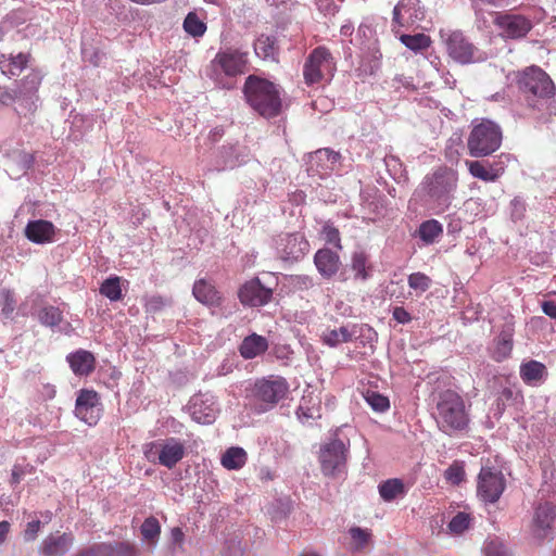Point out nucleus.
Masks as SVG:
<instances>
[{
  "label": "nucleus",
  "mask_w": 556,
  "mask_h": 556,
  "mask_svg": "<svg viewBox=\"0 0 556 556\" xmlns=\"http://www.w3.org/2000/svg\"><path fill=\"white\" fill-rule=\"evenodd\" d=\"M365 399L370 407L376 412H386L390 406L389 399L376 391H367Z\"/></svg>",
  "instance_id": "obj_44"
},
{
  "label": "nucleus",
  "mask_w": 556,
  "mask_h": 556,
  "mask_svg": "<svg viewBox=\"0 0 556 556\" xmlns=\"http://www.w3.org/2000/svg\"><path fill=\"white\" fill-rule=\"evenodd\" d=\"M67 362L73 372L77 376H88L96 368L93 354L86 350H78L67 356Z\"/></svg>",
  "instance_id": "obj_28"
},
{
  "label": "nucleus",
  "mask_w": 556,
  "mask_h": 556,
  "mask_svg": "<svg viewBox=\"0 0 556 556\" xmlns=\"http://www.w3.org/2000/svg\"><path fill=\"white\" fill-rule=\"evenodd\" d=\"M31 60L29 52H20L17 54H0V70L3 75L9 77L18 76Z\"/></svg>",
  "instance_id": "obj_24"
},
{
  "label": "nucleus",
  "mask_w": 556,
  "mask_h": 556,
  "mask_svg": "<svg viewBox=\"0 0 556 556\" xmlns=\"http://www.w3.org/2000/svg\"><path fill=\"white\" fill-rule=\"evenodd\" d=\"M248 55L236 49H227L216 53L211 62L212 71L217 78L220 75L236 77L245 72Z\"/></svg>",
  "instance_id": "obj_11"
},
{
  "label": "nucleus",
  "mask_w": 556,
  "mask_h": 556,
  "mask_svg": "<svg viewBox=\"0 0 556 556\" xmlns=\"http://www.w3.org/2000/svg\"><path fill=\"white\" fill-rule=\"evenodd\" d=\"M1 102L4 104H9L10 102L20 101L22 105L25 106V103L23 102V98L21 96V92H18L17 88L12 89L10 91H5L1 94Z\"/></svg>",
  "instance_id": "obj_54"
},
{
  "label": "nucleus",
  "mask_w": 556,
  "mask_h": 556,
  "mask_svg": "<svg viewBox=\"0 0 556 556\" xmlns=\"http://www.w3.org/2000/svg\"><path fill=\"white\" fill-rule=\"evenodd\" d=\"M482 4L491 5V7H501L504 0H478Z\"/></svg>",
  "instance_id": "obj_62"
},
{
  "label": "nucleus",
  "mask_w": 556,
  "mask_h": 556,
  "mask_svg": "<svg viewBox=\"0 0 556 556\" xmlns=\"http://www.w3.org/2000/svg\"><path fill=\"white\" fill-rule=\"evenodd\" d=\"M255 53L263 60H276L278 46L276 39L270 36L261 35L254 43Z\"/></svg>",
  "instance_id": "obj_35"
},
{
  "label": "nucleus",
  "mask_w": 556,
  "mask_h": 556,
  "mask_svg": "<svg viewBox=\"0 0 556 556\" xmlns=\"http://www.w3.org/2000/svg\"><path fill=\"white\" fill-rule=\"evenodd\" d=\"M503 134L501 127L488 119L473 125L467 138L468 153L472 157H484L501 148Z\"/></svg>",
  "instance_id": "obj_5"
},
{
  "label": "nucleus",
  "mask_w": 556,
  "mask_h": 556,
  "mask_svg": "<svg viewBox=\"0 0 556 556\" xmlns=\"http://www.w3.org/2000/svg\"><path fill=\"white\" fill-rule=\"evenodd\" d=\"M41 80L40 72L33 70L29 74L24 76L17 85V90L21 92L25 109L31 114L37 110L35 98L37 99L36 93L41 85Z\"/></svg>",
  "instance_id": "obj_17"
},
{
  "label": "nucleus",
  "mask_w": 556,
  "mask_h": 556,
  "mask_svg": "<svg viewBox=\"0 0 556 556\" xmlns=\"http://www.w3.org/2000/svg\"><path fill=\"white\" fill-rule=\"evenodd\" d=\"M193 418L201 424H212L215 420L216 417V409L213 407H208L207 412L202 414L201 409L198 408V405H193V412H192Z\"/></svg>",
  "instance_id": "obj_50"
},
{
  "label": "nucleus",
  "mask_w": 556,
  "mask_h": 556,
  "mask_svg": "<svg viewBox=\"0 0 556 556\" xmlns=\"http://www.w3.org/2000/svg\"><path fill=\"white\" fill-rule=\"evenodd\" d=\"M186 454L185 445L176 438L157 440L146 445L144 455L152 463L172 469Z\"/></svg>",
  "instance_id": "obj_9"
},
{
  "label": "nucleus",
  "mask_w": 556,
  "mask_h": 556,
  "mask_svg": "<svg viewBox=\"0 0 556 556\" xmlns=\"http://www.w3.org/2000/svg\"><path fill=\"white\" fill-rule=\"evenodd\" d=\"M435 421L445 433L462 431L469 424L464 399L454 390H444L438 394Z\"/></svg>",
  "instance_id": "obj_3"
},
{
  "label": "nucleus",
  "mask_w": 556,
  "mask_h": 556,
  "mask_svg": "<svg viewBox=\"0 0 556 556\" xmlns=\"http://www.w3.org/2000/svg\"><path fill=\"white\" fill-rule=\"evenodd\" d=\"M40 526L41 522L39 520L28 522L24 531V539L26 541H34L37 538V534L40 530Z\"/></svg>",
  "instance_id": "obj_52"
},
{
  "label": "nucleus",
  "mask_w": 556,
  "mask_h": 556,
  "mask_svg": "<svg viewBox=\"0 0 556 556\" xmlns=\"http://www.w3.org/2000/svg\"><path fill=\"white\" fill-rule=\"evenodd\" d=\"M12 482L13 483H18L20 482V475L16 473L15 471H13V473H12Z\"/></svg>",
  "instance_id": "obj_64"
},
{
  "label": "nucleus",
  "mask_w": 556,
  "mask_h": 556,
  "mask_svg": "<svg viewBox=\"0 0 556 556\" xmlns=\"http://www.w3.org/2000/svg\"><path fill=\"white\" fill-rule=\"evenodd\" d=\"M314 264L324 278L330 279L339 271L341 262L338 253L324 248L315 253Z\"/></svg>",
  "instance_id": "obj_21"
},
{
  "label": "nucleus",
  "mask_w": 556,
  "mask_h": 556,
  "mask_svg": "<svg viewBox=\"0 0 556 556\" xmlns=\"http://www.w3.org/2000/svg\"><path fill=\"white\" fill-rule=\"evenodd\" d=\"M519 375L526 384L538 386L546 379L548 372L543 363L530 359L521 363Z\"/></svg>",
  "instance_id": "obj_27"
},
{
  "label": "nucleus",
  "mask_w": 556,
  "mask_h": 556,
  "mask_svg": "<svg viewBox=\"0 0 556 556\" xmlns=\"http://www.w3.org/2000/svg\"><path fill=\"white\" fill-rule=\"evenodd\" d=\"M163 305H164V301L161 296H152L147 303V307L150 311L157 309Z\"/></svg>",
  "instance_id": "obj_57"
},
{
  "label": "nucleus",
  "mask_w": 556,
  "mask_h": 556,
  "mask_svg": "<svg viewBox=\"0 0 556 556\" xmlns=\"http://www.w3.org/2000/svg\"><path fill=\"white\" fill-rule=\"evenodd\" d=\"M493 24L501 37L513 40L525 38L533 27L527 16L506 12H495Z\"/></svg>",
  "instance_id": "obj_10"
},
{
  "label": "nucleus",
  "mask_w": 556,
  "mask_h": 556,
  "mask_svg": "<svg viewBox=\"0 0 556 556\" xmlns=\"http://www.w3.org/2000/svg\"><path fill=\"white\" fill-rule=\"evenodd\" d=\"M340 153L330 149H319L311 156V163H316L317 170L324 175L333 170L340 160Z\"/></svg>",
  "instance_id": "obj_31"
},
{
  "label": "nucleus",
  "mask_w": 556,
  "mask_h": 556,
  "mask_svg": "<svg viewBox=\"0 0 556 556\" xmlns=\"http://www.w3.org/2000/svg\"><path fill=\"white\" fill-rule=\"evenodd\" d=\"M542 311L548 317L556 319V300H546L542 302Z\"/></svg>",
  "instance_id": "obj_56"
},
{
  "label": "nucleus",
  "mask_w": 556,
  "mask_h": 556,
  "mask_svg": "<svg viewBox=\"0 0 556 556\" xmlns=\"http://www.w3.org/2000/svg\"><path fill=\"white\" fill-rule=\"evenodd\" d=\"M354 331L350 330L346 326H341L338 329H327L323 333V341L329 346H337L341 343L350 342L353 339Z\"/></svg>",
  "instance_id": "obj_36"
},
{
  "label": "nucleus",
  "mask_w": 556,
  "mask_h": 556,
  "mask_svg": "<svg viewBox=\"0 0 556 556\" xmlns=\"http://www.w3.org/2000/svg\"><path fill=\"white\" fill-rule=\"evenodd\" d=\"M281 91L275 83L256 75H249L242 88L245 102L265 118H273L281 113Z\"/></svg>",
  "instance_id": "obj_2"
},
{
  "label": "nucleus",
  "mask_w": 556,
  "mask_h": 556,
  "mask_svg": "<svg viewBox=\"0 0 556 556\" xmlns=\"http://www.w3.org/2000/svg\"><path fill=\"white\" fill-rule=\"evenodd\" d=\"M470 175L483 181H496L504 174V166L500 162H493L486 166L480 161L467 162Z\"/></svg>",
  "instance_id": "obj_26"
},
{
  "label": "nucleus",
  "mask_w": 556,
  "mask_h": 556,
  "mask_svg": "<svg viewBox=\"0 0 556 556\" xmlns=\"http://www.w3.org/2000/svg\"><path fill=\"white\" fill-rule=\"evenodd\" d=\"M38 319L43 326L55 327L61 324L63 315L59 307L49 305L39 311Z\"/></svg>",
  "instance_id": "obj_39"
},
{
  "label": "nucleus",
  "mask_w": 556,
  "mask_h": 556,
  "mask_svg": "<svg viewBox=\"0 0 556 556\" xmlns=\"http://www.w3.org/2000/svg\"><path fill=\"white\" fill-rule=\"evenodd\" d=\"M296 415L302 422L308 421L309 419H314L319 417L318 408L306 406L305 397L302 399L299 408L296 410Z\"/></svg>",
  "instance_id": "obj_49"
},
{
  "label": "nucleus",
  "mask_w": 556,
  "mask_h": 556,
  "mask_svg": "<svg viewBox=\"0 0 556 556\" xmlns=\"http://www.w3.org/2000/svg\"><path fill=\"white\" fill-rule=\"evenodd\" d=\"M505 490V478L502 471L482 467L478 475L477 494L485 503H495Z\"/></svg>",
  "instance_id": "obj_12"
},
{
  "label": "nucleus",
  "mask_w": 556,
  "mask_h": 556,
  "mask_svg": "<svg viewBox=\"0 0 556 556\" xmlns=\"http://www.w3.org/2000/svg\"><path fill=\"white\" fill-rule=\"evenodd\" d=\"M172 538L175 542H181L184 540V532L180 528H174L172 530Z\"/></svg>",
  "instance_id": "obj_61"
},
{
  "label": "nucleus",
  "mask_w": 556,
  "mask_h": 556,
  "mask_svg": "<svg viewBox=\"0 0 556 556\" xmlns=\"http://www.w3.org/2000/svg\"><path fill=\"white\" fill-rule=\"evenodd\" d=\"M271 298L273 289L265 287L257 277L245 281L238 289V299L243 306H264Z\"/></svg>",
  "instance_id": "obj_15"
},
{
  "label": "nucleus",
  "mask_w": 556,
  "mask_h": 556,
  "mask_svg": "<svg viewBox=\"0 0 556 556\" xmlns=\"http://www.w3.org/2000/svg\"><path fill=\"white\" fill-rule=\"evenodd\" d=\"M43 392L47 399H53L56 393L54 386L51 384H45Z\"/></svg>",
  "instance_id": "obj_60"
},
{
  "label": "nucleus",
  "mask_w": 556,
  "mask_h": 556,
  "mask_svg": "<svg viewBox=\"0 0 556 556\" xmlns=\"http://www.w3.org/2000/svg\"><path fill=\"white\" fill-rule=\"evenodd\" d=\"M321 235L327 243L333 244L338 249H342L340 232L331 223H325L321 229Z\"/></svg>",
  "instance_id": "obj_47"
},
{
  "label": "nucleus",
  "mask_w": 556,
  "mask_h": 556,
  "mask_svg": "<svg viewBox=\"0 0 556 556\" xmlns=\"http://www.w3.org/2000/svg\"><path fill=\"white\" fill-rule=\"evenodd\" d=\"M55 227L51 222L45 219L31 220L25 228L26 238L37 244L53 241Z\"/></svg>",
  "instance_id": "obj_23"
},
{
  "label": "nucleus",
  "mask_w": 556,
  "mask_h": 556,
  "mask_svg": "<svg viewBox=\"0 0 556 556\" xmlns=\"http://www.w3.org/2000/svg\"><path fill=\"white\" fill-rule=\"evenodd\" d=\"M135 547L128 542L113 544L97 543L79 551L75 556H114L115 554L132 555Z\"/></svg>",
  "instance_id": "obj_22"
},
{
  "label": "nucleus",
  "mask_w": 556,
  "mask_h": 556,
  "mask_svg": "<svg viewBox=\"0 0 556 556\" xmlns=\"http://www.w3.org/2000/svg\"><path fill=\"white\" fill-rule=\"evenodd\" d=\"M192 294L201 304L212 308L220 307L224 303L223 293L214 283L204 278L198 279L193 283Z\"/></svg>",
  "instance_id": "obj_18"
},
{
  "label": "nucleus",
  "mask_w": 556,
  "mask_h": 556,
  "mask_svg": "<svg viewBox=\"0 0 556 556\" xmlns=\"http://www.w3.org/2000/svg\"><path fill=\"white\" fill-rule=\"evenodd\" d=\"M0 299H1V305H2L1 312H2L3 316L5 318L11 317V315L15 311V306H16V301L14 299V294L9 290H4L1 292Z\"/></svg>",
  "instance_id": "obj_48"
},
{
  "label": "nucleus",
  "mask_w": 556,
  "mask_h": 556,
  "mask_svg": "<svg viewBox=\"0 0 556 556\" xmlns=\"http://www.w3.org/2000/svg\"><path fill=\"white\" fill-rule=\"evenodd\" d=\"M485 556H508L502 543L491 541L485 546Z\"/></svg>",
  "instance_id": "obj_51"
},
{
  "label": "nucleus",
  "mask_w": 556,
  "mask_h": 556,
  "mask_svg": "<svg viewBox=\"0 0 556 556\" xmlns=\"http://www.w3.org/2000/svg\"><path fill=\"white\" fill-rule=\"evenodd\" d=\"M224 135V128L218 126V127H215L214 129L211 130L210 135H208V138L213 141V142H216L218 141Z\"/></svg>",
  "instance_id": "obj_58"
},
{
  "label": "nucleus",
  "mask_w": 556,
  "mask_h": 556,
  "mask_svg": "<svg viewBox=\"0 0 556 556\" xmlns=\"http://www.w3.org/2000/svg\"><path fill=\"white\" fill-rule=\"evenodd\" d=\"M309 249V243L304 235L294 232L288 235L283 253L288 258L299 260L303 257Z\"/></svg>",
  "instance_id": "obj_30"
},
{
  "label": "nucleus",
  "mask_w": 556,
  "mask_h": 556,
  "mask_svg": "<svg viewBox=\"0 0 556 556\" xmlns=\"http://www.w3.org/2000/svg\"><path fill=\"white\" fill-rule=\"evenodd\" d=\"M10 530V523L8 521L0 522V543L5 540V536Z\"/></svg>",
  "instance_id": "obj_59"
},
{
  "label": "nucleus",
  "mask_w": 556,
  "mask_h": 556,
  "mask_svg": "<svg viewBox=\"0 0 556 556\" xmlns=\"http://www.w3.org/2000/svg\"><path fill=\"white\" fill-rule=\"evenodd\" d=\"M184 29L192 37H201L206 31V24L194 12H190L184 21Z\"/></svg>",
  "instance_id": "obj_40"
},
{
  "label": "nucleus",
  "mask_w": 556,
  "mask_h": 556,
  "mask_svg": "<svg viewBox=\"0 0 556 556\" xmlns=\"http://www.w3.org/2000/svg\"><path fill=\"white\" fill-rule=\"evenodd\" d=\"M368 256L364 252H355L352 256V269L355 271V277L363 280L368 278L366 270Z\"/></svg>",
  "instance_id": "obj_43"
},
{
  "label": "nucleus",
  "mask_w": 556,
  "mask_h": 556,
  "mask_svg": "<svg viewBox=\"0 0 556 556\" xmlns=\"http://www.w3.org/2000/svg\"><path fill=\"white\" fill-rule=\"evenodd\" d=\"M247 460V452L242 447L232 446L223 454L220 463L228 470H239L245 465Z\"/></svg>",
  "instance_id": "obj_34"
},
{
  "label": "nucleus",
  "mask_w": 556,
  "mask_h": 556,
  "mask_svg": "<svg viewBox=\"0 0 556 556\" xmlns=\"http://www.w3.org/2000/svg\"><path fill=\"white\" fill-rule=\"evenodd\" d=\"M140 530L144 540L155 543L161 534V525L155 517L151 516L143 521Z\"/></svg>",
  "instance_id": "obj_41"
},
{
  "label": "nucleus",
  "mask_w": 556,
  "mask_h": 556,
  "mask_svg": "<svg viewBox=\"0 0 556 556\" xmlns=\"http://www.w3.org/2000/svg\"><path fill=\"white\" fill-rule=\"evenodd\" d=\"M448 55L460 64H468L475 61L476 47L460 33L454 31L446 39Z\"/></svg>",
  "instance_id": "obj_16"
},
{
  "label": "nucleus",
  "mask_w": 556,
  "mask_h": 556,
  "mask_svg": "<svg viewBox=\"0 0 556 556\" xmlns=\"http://www.w3.org/2000/svg\"><path fill=\"white\" fill-rule=\"evenodd\" d=\"M514 323L507 321L502 327L501 332L494 340V349L492 351V358L496 362L507 359L514 348Z\"/></svg>",
  "instance_id": "obj_19"
},
{
  "label": "nucleus",
  "mask_w": 556,
  "mask_h": 556,
  "mask_svg": "<svg viewBox=\"0 0 556 556\" xmlns=\"http://www.w3.org/2000/svg\"><path fill=\"white\" fill-rule=\"evenodd\" d=\"M378 490L384 502H392L399 497H403L407 492L403 481L399 478H392L381 482Z\"/></svg>",
  "instance_id": "obj_32"
},
{
  "label": "nucleus",
  "mask_w": 556,
  "mask_h": 556,
  "mask_svg": "<svg viewBox=\"0 0 556 556\" xmlns=\"http://www.w3.org/2000/svg\"><path fill=\"white\" fill-rule=\"evenodd\" d=\"M399 39L406 48L414 51L415 53L427 50L432 43L430 36L424 33L415 35L402 34Z\"/></svg>",
  "instance_id": "obj_37"
},
{
  "label": "nucleus",
  "mask_w": 556,
  "mask_h": 556,
  "mask_svg": "<svg viewBox=\"0 0 556 556\" xmlns=\"http://www.w3.org/2000/svg\"><path fill=\"white\" fill-rule=\"evenodd\" d=\"M392 316L400 324H408L412 320L410 314L402 306L394 307Z\"/></svg>",
  "instance_id": "obj_55"
},
{
  "label": "nucleus",
  "mask_w": 556,
  "mask_h": 556,
  "mask_svg": "<svg viewBox=\"0 0 556 556\" xmlns=\"http://www.w3.org/2000/svg\"><path fill=\"white\" fill-rule=\"evenodd\" d=\"M470 516L464 511L457 513L448 523V529L455 534H460L469 528Z\"/></svg>",
  "instance_id": "obj_45"
},
{
  "label": "nucleus",
  "mask_w": 556,
  "mask_h": 556,
  "mask_svg": "<svg viewBox=\"0 0 556 556\" xmlns=\"http://www.w3.org/2000/svg\"><path fill=\"white\" fill-rule=\"evenodd\" d=\"M556 517L555 507L548 503L541 504L536 507L533 517V531L539 538H545L547 530L554 523Z\"/></svg>",
  "instance_id": "obj_25"
},
{
  "label": "nucleus",
  "mask_w": 556,
  "mask_h": 556,
  "mask_svg": "<svg viewBox=\"0 0 556 556\" xmlns=\"http://www.w3.org/2000/svg\"><path fill=\"white\" fill-rule=\"evenodd\" d=\"M424 17L425 10L419 0H401L393 9L392 30L397 33V28L412 27Z\"/></svg>",
  "instance_id": "obj_14"
},
{
  "label": "nucleus",
  "mask_w": 556,
  "mask_h": 556,
  "mask_svg": "<svg viewBox=\"0 0 556 556\" xmlns=\"http://www.w3.org/2000/svg\"><path fill=\"white\" fill-rule=\"evenodd\" d=\"M444 479L453 484L458 485L465 479V468L463 462L455 460L444 471Z\"/></svg>",
  "instance_id": "obj_42"
},
{
  "label": "nucleus",
  "mask_w": 556,
  "mask_h": 556,
  "mask_svg": "<svg viewBox=\"0 0 556 556\" xmlns=\"http://www.w3.org/2000/svg\"><path fill=\"white\" fill-rule=\"evenodd\" d=\"M416 235L425 244H432L443 235V226L437 219H428L419 225Z\"/></svg>",
  "instance_id": "obj_33"
},
{
  "label": "nucleus",
  "mask_w": 556,
  "mask_h": 556,
  "mask_svg": "<svg viewBox=\"0 0 556 556\" xmlns=\"http://www.w3.org/2000/svg\"><path fill=\"white\" fill-rule=\"evenodd\" d=\"M350 453V440L343 441L334 435L324 443L318 453L323 473L327 477H338L345 472Z\"/></svg>",
  "instance_id": "obj_6"
},
{
  "label": "nucleus",
  "mask_w": 556,
  "mask_h": 556,
  "mask_svg": "<svg viewBox=\"0 0 556 556\" xmlns=\"http://www.w3.org/2000/svg\"><path fill=\"white\" fill-rule=\"evenodd\" d=\"M350 534L361 546L365 545L369 539V533L358 527L351 528Z\"/></svg>",
  "instance_id": "obj_53"
},
{
  "label": "nucleus",
  "mask_w": 556,
  "mask_h": 556,
  "mask_svg": "<svg viewBox=\"0 0 556 556\" xmlns=\"http://www.w3.org/2000/svg\"><path fill=\"white\" fill-rule=\"evenodd\" d=\"M100 293L110 301L116 302L122 300L121 277L112 276L105 279L100 287Z\"/></svg>",
  "instance_id": "obj_38"
},
{
  "label": "nucleus",
  "mask_w": 556,
  "mask_h": 556,
  "mask_svg": "<svg viewBox=\"0 0 556 556\" xmlns=\"http://www.w3.org/2000/svg\"><path fill=\"white\" fill-rule=\"evenodd\" d=\"M288 392L289 383L280 376H269L268 378L256 380L252 391L253 397L262 412L275 407L287 396Z\"/></svg>",
  "instance_id": "obj_8"
},
{
  "label": "nucleus",
  "mask_w": 556,
  "mask_h": 556,
  "mask_svg": "<svg viewBox=\"0 0 556 556\" xmlns=\"http://www.w3.org/2000/svg\"><path fill=\"white\" fill-rule=\"evenodd\" d=\"M514 80L531 116L548 121L556 115V85L543 68L526 66L514 73Z\"/></svg>",
  "instance_id": "obj_1"
},
{
  "label": "nucleus",
  "mask_w": 556,
  "mask_h": 556,
  "mask_svg": "<svg viewBox=\"0 0 556 556\" xmlns=\"http://www.w3.org/2000/svg\"><path fill=\"white\" fill-rule=\"evenodd\" d=\"M457 187V172L446 166L439 167L426 175L420 184V190L428 201L442 210L451 205Z\"/></svg>",
  "instance_id": "obj_4"
},
{
  "label": "nucleus",
  "mask_w": 556,
  "mask_h": 556,
  "mask_svg": "<svg viewBox=\"0 0 556 556\" xmlns=\"http://www.w3.org/2000/svg\"><path fill=\"white\" fill-rule=\"evenodd\" d=\"M337 71L336 60L330 50L325 46L313 49L303 65V78L307 86L321 84L329 77H333Z\"/></svg>",
  "instance_id": "obj_7"
},
{
  "label": "nucleus",
  "mask_w": 556,
  "mask_h": 556,
  "mask_svg": "<svg viewBox=\"0 0 556 556\" xmlns=\"http://www.w3.org/2000/svg\"><path fill=\"white\" fill-rule=\"evenodd\" d=\"M100 395L94 390L81 389L75 403V415L88 426H96L102 416Z\"/></svg>",
  "instance_id": "obj_13"
},
{
  "label": "nucleus",
  "mask_w": 556,
  "mask_h": 556,
  "mask_svg": "<svg viewBox=\"0 0 556 556\" xmlns=\"http://www.w3.org/2000/svg\"><path fill=\"white\" fill-rule=\"evenodd\" d=\"M352 31H353V27H352V26H350V25H343V26L341 27V34H342V35L348 36V35H351V34H352Z\"/></svg>",
  "instance_id": "obj_63"
},
{
  "label": "nucleus",
  "mask_w": 556,
  "mask_h": 556,
  "mask_svg": "<svg viewBox=\"0 0 556 556\" xmlns=\"http://www.w3.org/2000/svg\"><path fill=\"white\" fill-rule=\"evenodd\" d=\"M74 544V535L70 532L62 534H50L43 542L40 549L41 556H63Z\"/></svg>",
  "instance_id": "obj_20"
},
{
  "label": "nucleus",
  "mask_w": 556,
  "mask_h": 556,
  "mask_svg": "<svg viewBox=\"0 0 556 556\" xmlns=\"http://www.w3.org/2000/svg\"><path fill=\"white\" fill-rule=\"evenodd\" d=\"M408 286L409 288L425 292L431 286V279L424 273H413L408 276Z\"/></svg>",
  "instance_id": "obj_46"
},
{
  "label": "nucleus",
  "mask_w": 556,
  "mask_h": 556,
  "mask_svg": "<svg viewBox=\"0 0 556 556\" xmlns=\"http://www.w3.org/2000/svg\"><path fill=\"white\" fill-rule=\"evenodd\" d=\"M268 349V341L265 337L252 333L245 337L239 348L240 354L245 359L254 358Z\"/></svg>",
  "instance_id": "obj_29"
}]
</instances>
